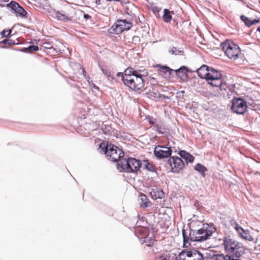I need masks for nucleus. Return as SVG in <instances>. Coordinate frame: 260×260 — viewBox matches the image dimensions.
<instances>
[{"instance_id":"f257e3e1","label":"nucleus","mask_w":260,"mask_h":260,"mask_svg":"<svg viewBox=\"0 0 260 260\" xmlns=\"http://www.w3.org/2000/svg\"><path fill=\"white\" fill-rule=\"evenodd\" d=\"M215 231L216 228L213 224L193 220L190 223L189 239L192 241H204L208 239Z\"/></svg>"},{"instance_id":"f03ea898","label":"nucleus","mask_w":260,"mask_h":260,"mask_svg":"<svg viewBox=\"0 0 260 260\" xmlns=\"http://www.w3.org/2000/svg\"><path fill=\"white\" fill-rule=\"evenodd\" d=\"M141 70H136L129 67L125 70V76L123 77L124 84L129 89L137 91L145 89V80L144 76L141 74Z\"/></svg>"},{"instance_id":"7ed1b4c3","label":"nucleus","mask_w":260,"mask_h":260,"mask_svg":"<svg viewBox=\"0 0 260 260\" xmlns=\"http://www.w3.org/2000/svg\"><path fill=\"white\" fill-rule=\"evenodd\" d=\"M142 163L140 160L135 158L129 157L120 160L117 163V168L120 171L127 173H136L141 167Z\"/></svg>"},{"instance_id":"20e7f679","label":"nucleus","mask_w":260,"mask_h":260,"mask_svg":"<svg viewBox=\"0 0 260 260\" xmlns=\"http://www.w3.org/2000/svg\"><path fill=\"white\" fill-rule=\"evenodd\" d=\"M100 148L103 150L106 155L107 157L113 161H116L117 163L121 160L124 159L122 157L124 155V152L122 150L118 147L113 145H107L106 146L103 144H100Z\"/></svg>"},{"instance_id":"39448f33","label":"nucleus","mask_w":260,"mask_h":260,"mask_svg":"<svg viewBox=\"0 0 260 260\" xmlns=\"http://www.w3.org/2000/svg\"><path fill=\"white\" fill-rule=\"evenodd\" d=\"M223 51L226 55L231 59L235 60L239 57L240 48L237 44L231 41H225L221 44Z\"/></svg>"},{"instance_id":"423d86ee","label":"nucleus","mask_w":260,"mask_h":260,"mask_svg":"<svg viewBox=\"0 0 260 260\" xmlns=\"http://www.w3.org/2000/svg\"><path fill=\"white\" fill-rule=\"evenodd\" d=\"M137 224L138 226H141V228L137 229L136 231V234L139 233L143 236L142 237H139L141 242L147 246H151L153 245L155 240L153 235H150L148 233V230L144 228L146 223L139 224V222H137Z\"/></svg>"},{"instance_id":"0eeeda50","label":"nucleus","mask_w":260,"mask_h":260,"mask_svg":"<svg viewBox=\"0 0 260 260\" xmlns=\"http://www.w3.org/2000/svg\"><path fill=\"white\" fill-rule=\"evenodd\" d=\"M132 23L126 20H118L112 26L111 33L119 34L125 30H129L132 27Z\"/></svg>"},{"instance_id":"6e6552de","label":"nucleus","mask_w":260,"mask_h":260,"mask_svg":"<svg viewBox=\"0 0 260 260\" xmlns=\"http://www.w3.org/2000/svg\"><path fill=\"white\" fill-rule=\"evenodd\" d=\"M247 107L246 102L243 99L234 98L232 100L231 109L234 112L243 114L246 111Z\"/></svg>"},{"instance_id":"1a4fd4ad","label":"nucleus","mask_w":260,"mask_h":260,"mask_svg":"<svg viewBox=\"0 0 260 260\" xmlns=\"http://www.w3.org/2000/svg\"><path fill=\"white\" fill-rule=\"evenodd\" d=\"M7 8L17 17L24 18L27 14L26 11L15 1H11L6 6Z\"/></svg>"},{"instance_id":"9d476101","label":"nucleus","mask_w":260,"mask_h":260,"mask_svg":"<svg viewBox=\"0 0 260 260\" xmlns=\"http://www.w3.org/2000/svg\"><path fill=\"white\" fill-rule=\"evenodd\" d=\"M167 162L171 167L172 172L174 173H179L185 166L183 161L178 156L170 157Z\"/></svg>"},{"instance_id":"9b49d317","label":"nucleus","mask_w":260,"mask_h":260,"mask_svg":"<svg viewBox=\"0 0 260 260\" xmlns=\"http://www.w3.org/2000/svg\"><path fill=\"white\" fill-rule=\"evenodd\" d=\"M172 150L170 147L157 145L155 147L154 154L158 159L168 158L171 156Z\"/></svg>"},{"instance_id":"f8f14e48","label":"nucleus","mask_w":260,"mask_h":260,"mask_svg":"<svg viewBox=\"0 0 260 260\" xmlns=\"http://www.w3.org/2000/svg\"><path fill=\"white\" fill-rule=\"evenodd\" d=\"M208 83L212 86L217 87L218 92L219 94H224V91L228 88V85L225 82H223L222 80V77H218L217 79H215L212 81H209Z\"/></svg>"},{"instance_id":"ddd939ff","label":"nucleus","mask_w":260,"mask_h":260,"mask_svg":"<svg viewBox=\"0 0 260 260\" xmlns=\"http://www.w3.org/2000/svg\"><path fill=\"white\" fill-rule=\"evenodd\" d=\"M158 69L159 75L162 76L164 78H170L174 70L171 69L167 66H161L160 64H157L155 66Z\"/></svg>"},{"instance_id":"4468645a","label":"nucleus","mask_w":260,"mask_h":260,"mask_svg":"<svg viewBox=\"0 0 260 260\" xmlns=\"http://www.w3.org/2000/svg\"><path fill=\"white\" fill-rule=\"evenodd\" d=\"M150 194L153 199H162L165 197L163 190L157 187L151 188L149 191Z\"/></svg>"},{"instance_id":"2eb2a0df","label":"nucleus","mask_w":260,"mask_h":260,"mask_svg":"<svg viewBox=\"0 0 260 260\" xmlns=\"http://www.w3.org/2000/svg\"><path fill=\"white\" fill-rule=\"evenodd\" d=\"M218 77H222L221 73L213 68H210L206 80L209 82L215 79H217Z\"/></svg>"},{"instance_id":"dca6fc26","label":"nucleus","mask_w":260,"mask_h":260,"mask_svg":"<svg viewBox=\"0 0 260 260\" xmlns=\"http://www.w3.org/2000/svg\"><path fill=\"white\" fill-rule=\"evenodd\" d=\"M139 204L140 207L145 208L151 205V203L147 198V197L144 193H140L138 198Z\"/></svg>"},{"instance_id":"f3484780","label":"nucleus","mask_w":260,"mask_h":260,"mask_svg":"<svg viewBox=\"0 0 260 260\" xmlns=\"http://www.w3.org/2000/svg\"><path fill=\"white\" fill-rule=\"evenodd\" d=\"M187 68L185 66H181L179 69L174 70L176 76L181 79L184 80L187 78Z\"/></svg>"},{"instance_id":"a211bd4d","label":"nucleus","mask_w":260,"mask_h":260,"mask_svg":"<svg viewBox=\"0 0 260 260\" xmlns=\"http://www.w3.org/2000/svg\"><path fill=\"white\" fill-rule=\"evenodd\" d=\"M235 229L238 233L239 235L243 239L248 240L251 239V236L249 233L244 230V229L238 224H236Z\"/></svg>"},{"instance_id":"6ab92c4d","label":"nucleus","mask_w":260,"mask_h":260,"mask_svg":"<svg viewBox=\"0 0 260 260\" xmlns=\"http://www.w3.org/2000/svg\"><path fill=\"white\" fill-rule=\"evenodd\" d=\"M209 69H210V68L207 66L203 65L197 71L198 76L201 78L206 79Z\"/></svg>"},{"instance_id":"aec40b11","label":"nucleus","mask_w":260,"mask_h":260,"mask_svg":"<svg viewBox=\"0 0 260 260\" xmlns=\"http://www.w3.org/2000/svg\"><path fill=\"white\" fill-rule=\"evenodd\" d=\"M153 129L158 134H162L164 133V131L168 129L166 128L165 123L161 120H159L156 122L155 124L153 127Z\"/></svg>"},{"instance_id":"412c9836","label":"nucleus","mask_w":260,"mask_h":260,"mask_svg":"<svg viewBox=\"0 0 260 260\" xmlns=\"http://www.w3.org/2000/svg\"><path fill=\"white\" fill-rule=\"evenodd\" d=\"M190 253H191V255H189L188 260H203V254L198 250L192 249L190 250Z\"/></svg>"},{"instance_id":"4be33fe9","label":"nucleus","mask_w":260,"mask_h":260,"mask_svg":"<svg viewBox=\"0 0 260 260\" xmlns=\"http://www.w3.org/2000/svg\"><path fill=\"white\" fill-rule=\"evenodd\" d=\"M54 17L57 19L58 20L62 21H68L71 20V19L65 14V13L61 11H54Z\"/></svg>"},{"instance_id":"5701e85b","label":"nucleus","mask_w":260,"mask_h":260,"mask_svg":"<svg viewBox=\"0 0 260 260\" xmlns=\"http://www.w3.org/2000/svg\"><path fill=\"white\" fill-rule=\"evenodd\" d=\"M178 154L182 158L185 160L187 165L188 162H192L194 160V157L184 150L180 151Z\"/></svg>"},{"instance_id":"b1692460","label":"nucleus","mask_w":260,"mask_h":260,"mask_svg":"<svg viewBox=\"0 0 260 260\" xmlns=\"http://www.w3.org/2000/svg\"><path fill=\"white\" fill-rule=\"evenodd\" d=\"M169 52L172 55H183L184 51L183 49H180L176 47H172L169 49Z\"/></svg>"},{"instance_id":"393cba45","label":"nucleus","mask_w":260,"mask_h":260,"mask_svg":"<svg viewBox=\"0 0 260 260\" xmlns=\"http://www.w3.org/2000/svg\"><path fill=\"white\" fill-rule=\"evenodd\" d=\"M194 170L198 171L201 175L204 177L205 176V172L207 171V168L203 165L198 163L194 167Z\"/></svg>"},{"instance_id":"a878e982","label":"nucleus","mask_w":260,"mask_h":260,"mask_svg":"<svg viewBox=\"0 0 260 260\" xmlns=\"http://www.w3.org/2000/svg\"><path fill=\"white\" fill-rule=\"evenodd\" d=\"M162 18L165 22L169 23L171 21L172 19V16L170 14V12L169 10L165 9L164 10Z\"/></svg>"},{"instance_id":"bb28decb","label":"nucleus","mask_w":260,"mask_h":260,"mask_svg":"<svg viewBox=\"0 0 260 260\" xmlns=\"http://www.w3.org/2000/svg\"><path fill=\"white\" fill-rule=\"evenodd\" d=\"M101 71L107 77L108 79L110 80L111 79L112 80L114 79V78L113 76V74L111 71L108 68H103V67L100 66Z\"/></svg>"},{"instance_id":"cd10ccee","label":"nucleus","mask_w":260,"mask_h":260,"mask_svg":"<svg viewBox=\"0 0 260 260\" xmlns=\"http://www.w3.org/2000/svg\"><path fill=\"white\" fill-rule=\"evenodd\" d=\"M190 255H191V253H190V250L185 249L182 250L180 253L179 256L180 259L185 260L186 257L189 258V256Z\"/></svg>"},{"instance_id":"c85d7f7f","label":"nucleus","mask_w":260,"mask_h":260,"mask_svg":"<svg viewBox=\"0 0 260 260\" xmlns=\"http://www.w3.org/2000/svg\"><path fill=\"white\" fill-rule=\"evenodd\" d=\"M21 50L23 52H32L39 50V47L36 45H30L28 47L22 48Z\"/></svg>"},{"instance_id":"c756f323","label":"nucleus","mask_w":260,"mask_h":260,"mask_svg":"<svg viewBox=\"0 0 260 260\" xmlns=\"http://www.w3.org/2000/svg\"><path fill=\"white\" fill-rule=\"evenodd\" d=\"M145 168L148 171L151 172H155V166L151 163H149L147 161L145 162Z\"/></svg>"},{"instance_id":"7c9ffc66","label":"nucleus","mask_w":260,"mask_h":260,"mask_svg":"<svg viewBox=\"0 0 260 260\" xmlns=\"http://www.w3.org/2000/svg\"><path fill=\"white\" fill-rule=\"evenodd\" d=\"M241 19L244 22L245 25L248 27L251 26V20L248 17L244 15L241 16Z\"/></svg>"},{"instance_id":"2f4dec72","label":"nucleus","mask_w":260,"mask_h":260,"mask_svg":"<svg viewBox=\"0 0 260 260\" xmlns=\"http://www.w3.org/2000/svg\"><path fill=\"white\" fill-rule=\"evenodd\" d=\"M5 45H13L17 44L14 40L10 39H5L2 41Z\"/></svg>"},{"instance_id":"473e14b6","label":"nucleus","mask_w":260,"mask_h":260,"mask_svg":"<svg viewBox=\"0 0 260 260\" xmlns=\"http://www.w3.org/2000/svg\"><path fill=\"white\" fill-rule=\"evenodd\" d=\"M12 32L11 29L4 30L1 32V35L2 37H7L9 36Z\"/></svg>"},{"instance_id":"72a5a7b5","label":"nucleus","mask_w":260,"mask_h":260,"mask_svg":"<svg viewBox=\"0 0 260 260\" xmlns=\"http://www.w3.org/2000/svg\"><path fill=\"white\" fill-rule=\"evenodd\" d=\"M182 232L183 238V245L185 246L186 245V243H187V240L189 239V238L186 235L185 231L184 229L182 230Z\"/></svg>"},{"instance_id":"f704fd0d","label":"nucleus","mask_w":260,"mask_h":260,"mask_svg":"<svg viewBox=\"0 0 260 260\" xmlns=\"http://www.w3.org/2000/svg\"><path fill=\"white\" fill-rule=\"evenodd\" d=\"M170 259V256L168 255H160L157 257L156 260H169Z\"/></svg>"},{"instance_id":"c9c22d12","label":"nucleus","mask_w":260,"mask_h":260,"mask_svg":"<svg viewBox=\"0 0 260 260\" xmlns=\"http://www.w3.org/2000/svg\"><path fill=\"white\" fill-rule=\"evenodd\" d=\"M157 121V120L156 119H150L149 120L148 122H149V123L151 125H154L156 123V122Z\"/></svg>"},{"instance_id":"e433bc0d","label":"nucleus","mask_w":260,"mask_h":260,"mask_svg":"<svg viewBox=\"0 0 260 260\" xmlns=\"http://www.w3.org/2000/svg\"><path fill=\"white\" fill-rule=\"evenodd\" d=\"M259 22V20L254 19L253 20H251V26L254 24H256L257 23H258Z\"/></svg>"},{"instance_id":"4c0bfd02","label":"nucleus","mask_w":260,"mask_h":260,"mask_svg":"<svg viewBox=\"0 0 260 260\" xmlns=\"http://www.w3.org/2000/svg\"><path fill=\"white\" fill-rule=\"evenodd\" d=\"M125 76V71L123 73L121 72H118L117 73V77H122V80L123 81V77Z\"/></svg>"},{"instance_id":"58836bf2","label":"nucleus","mask_w":260,"mask_h":260,"mask_svg":"<svg viewBox=\"0 0 260 260\" xmlns=\"http://www.w3.org/2000/svg\"><path fill=\"white\" fill-rule=\"evenodd\" d=\"M83 17L85 19H89L91 16L88 14H84V15H83Z\"/></svg>"},{"instance_id":"ea45409f","label":"nucleus","mask_w":260,"mask_h":260,"mask_svg":"<svg viewBox=\"0 0 260 260\" xmlns=\"http://www.w3.org/2000/svg\"><path fill=\"white\" fill-rule=\"evenodd\" d=\"M96 4L99 5L101 4V0H95Z\"/></svg>"},{"instance_id":"a19ab883","label":"nucleus","mask_w":260,"mask_h":260,"mask_svg":"<svg viewBox=\"0 0 260 260\" xmlns=\"http://www.w3.org/2000/svg\"><path fill=\"white\" fill-rule=\"evenodd\" d=\"M83 74H84V76H85V71L83 69Z\"/></svg>"},{"instance_id":"79ce46f5","label":"nucleus","mask_w":260,"mask_h":260,"mask_svg":"<svg viewBox=\"0 0 260 260\" xmlns=\"http://www.w3.org/2000/svg\"><path fill=\"white\" fill-rule=\"evenodd\" d=\"M257 30L260 32V26L257 28Z\"/></svg>"},{"instance_id":"37998d69","label":"nucleus","mask_w":260,"mask_h":260,"mask_svg":"<svg viewBox=\"0 0 260 260\" xmlns=\"http://www.w3.org/2000/svg\"><path fill=\"white\" fill-rule=\"evenodd\" d=\"M94 87L95 89H98V87L96 86L95 85L94 86Z\"/></svg>"},{"instance_id":"c03bdc74","label":"nucleus","mask_w":260,"mask_h":260,"mask_svg":"<svg viewBox=\"0 0 260 260\" xmlns=\"http://www.w3.org/2000/svg\"><path fill=\"white\" fill-rule=\"evenodd\" d=\"M122 0H118V1H116V2H121Z\"/></svg>"},{"instance_id":"a18cd8bd","label":"nucleus","mask_w":260,"mask_h":260,"mask_svg":"<svg viewBox=\"0 0 260 260\" xmlns=\"http://www.w3.org/2000/svg\"><path fill=\"white\" fill-rule=\"evenodd\" d=\"M45 48H49V47H48V45H46V46H45Z\"/></svg>"},{"instance_id":"49530a36","label":"nucleus","mask_w":260,"mask_h":260,"mask_svg":"<svg viewBox=\"0 0 260 260\" xmlns=\"http://www.w3.org/2000/svg\"><path fill=\"white\" fill-rule=\"evenodd\" d=\"M45 48H49V47H48V45H46V46H45Z\"/></svg>"},{"instance_id":"de8ad7c7","label":"nucleus","mask_w":260,"mask_h":260,"mask_svg":"<svg viewBox=\"0 0 260 260\" xmlns=\"http://www.w3.org/2000/svg\"><path fill=\"white\" fill-rule=\"evenodd\" d=\"M169 260H170V259Z\"/></svg>"}]
</instances>
